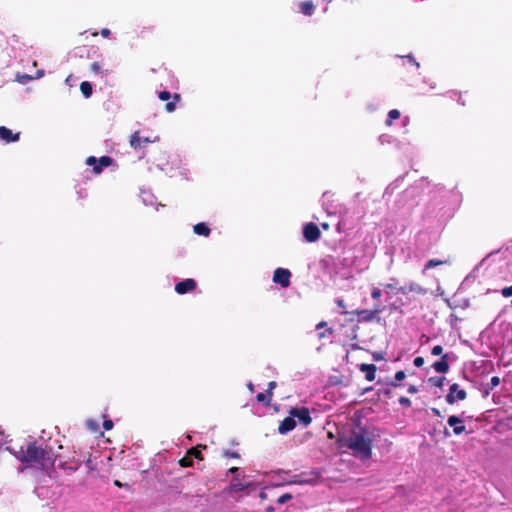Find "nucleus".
Listing matches in <instances>:
<instances>
[{
    "label": "nucleus",
    "mask_w": 512,
    "mask_h": 512,
    "mask_svg": "<svg viewBox=\"0 0 512 512\" xmlns=\"http://www.w3.org/2000/svg\"><path fill=\"white\" fill-rule=\"evenodd\" d=\"M413 363H414V365H415L416 367H422V366H423V364H424V358H423V357H421V356H418V357H416V358L414 359Z\"/></svg>",
    "instance_id": "44"
},
{
    "label": "nucleus",
    "mask_w": 512,
    "mask_h": 512,
    "mask_svg": "<svg viewBox=\"0 0 512 512\" xmlns=\"http://www.w3.org/2000/svg\"><path fill=\"white\" fill-rule=\"evenodd\" d=\"M206 447L207 446L204 444H198L195 447H191L190 449H188L187 454H189L192 457V459L196 458L197 460L202 461L204 458L201 451L203 449H206Z\"/></svg>",
    "instance_id": "20"
},
{
    "label": "nucleus",
    "mask_w": 512,
    "mask_h": 512,
    "mask_svg": "<svg viewBox=\"0 0 512 512\" xmlns=\"http://www.w3.org/2000/svg\"><path fill=\"white\" fill-rule=\"evenodd\" d=\"M400 115H401V114H400V111H399V110H397V109H392V110H390V111H389V113H388V116H387L386 122H385V123H386V125H387V126H391V125H392V122H393L394 120H397V119H399V118H400Z\"/></svg>",
    "instance_id": "24"
},
{
    "label": "nucleus",
    "mask_w": 512,
    "mask_h": 512,
    "mask_svg": "<svg viewBox=\"0 0 512 512\" xmlns=\"http://www.w3.org/2000/svg\"><path fill=\"white\" fill-rule=\"evenodd\" d=\"M298 8L299 12H301L305 16H311L314 14L315 11V5L311 0L300 2Z\"/></svg>",
    "instance_id": "19"
},
{
    "label": "nucleus",
    "mask_w": 512,
    "mask_h": 512,
    "mask_svg": "<svg viewBox=\"0 0 512 512\" xmlns=\"http://www.w3.org/2000/svg\"><path fill=\"white\" fill-rule=\"evenodd\" d=\"M291 272L285 268H277L273 274V281L283 288H287L290 285Z\"/></svg>",
    "instance_id": "10"
},
{
    "label": "nucleus",
    "mask_w": 512,
    "mask_h": 512,
    "mask_svg": "<svg viewBox=\"0 0 512 512\" xmlns=\"http://www.w3.org/2000/svg\"><path fill=\"white\" fill-rule=\"evenodd\" d=\"M303 236L307 242L312 243L320 239L321 232L315 223L309 222L303 227Z\"/></svg>",
    "instance_id": "9"
},
{
    "label": "nucleus",
    "mask_w": 512,
    "mask_h": 512,
    "mask_svg": "<svg viewBox=\"0 0 512 512\" xmlns=\"http://www.w3.org/2000/svg\"><path fill=\"white\" fill-rule=\"evenodd\" d=\"M448 262H449L448 260L430 259L425 264L424 271L428 270V269H431V268H434V267H437V266H440V265L447 264Z\"/></svg>",
    "instance_id": "25"
},
{
    "label": "nucleus",
    "mask_w": 512,
    "mask_h": 512,
    "mask_svg": "<svg viewBox=\"0 0 512 512\" xmlns=\"http://www.w3.org/2000/svg\"><path fill=\"white\" fill-rule=\"evenodd\" d=\"M511 306H512V299H511Z\"/></svg>",
    "instance_id": "60"
},
{
    "label": "nucleus",
    "mask_w": 512,
    "mask_h": 512,
    "mask_svg": "<svg viewBox=\"0 0 512 512\" xmlns=\"http://www.w3.org/2000/svg\"><path fill=\"white\" fill-rule=\"evenodd\" d=\"M80 90L85 98H89L92 95V85L88 81H83L80 84Z\"/></svg>",
    "instance_id": "23"
},
{
    "label": "nucleus",
    "mask_w": 512,
    "mask_h": 512,
    "mask_svg": "<svg viewBox=\"0 0 512 512\" xmlns=\"http://www.w3.org/2000/svg\"><path fill=\"white\" fill-rule=\"evenodd\" d=\"M417 392H418V388L416 386H414V385L409 386L408 393L415 394Z\"/></svg>",
    "instance_id": "46"
},
{
    "label": "nucleus",
    "mask_w": 512,
    "mask_h": 512,
    "mask_svg": "<svg viewBox=\"0 0 512 512\" xmlns=\"http://www.w3.org/2000/svg\"><path fill=\"white\" fill-rule=\"evenodd\" d=\"M296 427V421L294 417L291 415L289 417L284 418L280 425L278 426V432L280 434H287L288 432L292 431Z\"/></svg>",
    "instance_id": "15"
},
{
    "label": "nucleus",
    "mask_w": 512,
    "mask_h": 512,
    "mask_svg": "<svg viewBox=\"0 0 512 512\" xmlns=\"http://www.w3.org/2000/svg\"><path fill=\"white\" fill-rule=\"evenodd\" d=\"M224 456L238 459L240 457L238 452L226 450Z\"/></svg>",
    "instance_id": "42"
},
{
    "label": "nucleus",
    "mask_w": 512,
    "mask_h": 512,
    "mask_svg": "<svg viewBox=\"0 0 512 512\" xmlns=\"http://www.w3.org/2000/svg\"><path fill=\"white\" fill-rule=\"evenodd\" d=\"M237 472H238V468L237 467H231L229 469V473H231V474H236Z\"/></svg>",
    "instance_id": "52"
},
{
    "label": "nucleus",
    "mask_w": 512,
    "mask_h": 512,
    "mask_svg": "<svg viewBox=\"0 0 512 512\" xmlns=\"http://www.w3.org/2000/svg\"><path fill=\"white\" fill-rule=\"evenodd\" d=\"M467 393L464 389H460L457 383L450 386L449 392L446 395V402L448 404H454L456 401L465 400Z\"/></svg>",
    "instance_id": "8"
},
{
    "label": "nucleus",
    "mask_w": 512,
    "mask_h": 512,
    "mask_svg": "<svg viewBox=\"0 0 512 512\" xmlns=\"http://www.w3.org/2000/svg\"><path fill=\"white\" fill-rule=\"evenodd\" d=\"M151 142L152 140H150L148 137L142 138L139 131H135L130 137V145L134 149H139L143 146V144H148Z\"/></svg>",
    "instance_id": "16"
},
{
    "label": "nucleus",
    "mask_w": 512,
    "mask_h": 512,
    "mask_svg": "<svg viewBox=\"0 0 512 512\" xmlns=\"http://www.w3.org/2000/svg\"><path fill=\"white\" fill-rule=\"evenodd\" d=\"M322 227H323L324 229H328V227H329V226H328V224H327V223H322Z\"/></svg>",
    "instance_id": "57"
},
{
    "label": "nucleus",
    "mask_w": 512,
    "mask_h": 512,
    "mask_svg": "<svg viewBox=\"0 0 512 512\" xmlns=\"http://www.w3.org/2000/svg\"><path fill=\"white\" fill-rule=\"evenodd\" d=\"M42 75H43V72H42V71H39V72H38V75H37V78H38V77H40V76H42Z\"/></svg>",
    "instance_id": "59"
},
{
    "label": "nucleus",
    "mask_w": 512,
    "mask_h": 512,
    "mask_svg": "<svg viewBox=\"0 0 512 512\" xmlns=\"http://www.w3.org/2000/svg\"><path fill=\"white\" fill-rule=\"evenodd\" d=\"M320 478V473L316 470H311L310 472H302L298 475H295L293 480L290 482L292 484H313Z\"/></svg>",
    "instance_id": "5"
},
{
    "label": "nucleus",
    "mask_w": 512,
    "mask_h": 512,
    "mask_svg": "<svg viewBox=\"0 0 512 512\" xmlns=\"http://www.w3.org/2000/svg\"><path fill=\"white\" fill-rule=\"evenodd\" d=\"M266 512H274V507L273 506H268L266 508Z\"/></svg>",
    "instance_id": "55"
},
{
    "label": "nucleus",
    "mask_w": 512,
    "mask_h": 512,
    "mask_svg": "<svg viewBox=\"0 0 512 512\" xmlns=\"http://www.w3.org/2000/svg\"><path fill=\"white\" fill-rule=\"evenodd\" d=\"M385 287L388 288V289H392V285L391 284H386Z\"/></svg>",
    "instance_id": "58"
},
{
    "label": "nucleus",
    "mask_w": 512,
    "mask_h": 512,
    "mask_svg": "<svg viewBox=\"0 0 512 512\" xmlns=\"http://www.w3.org/2000/svg\"><path fill=\"white\" fill-rule=\"evenodd\" d=\"M292 498H293L292 494L284 493L278 497L277 503L282 505V504H285L286 502H288L289 500H291Z\"/></svg>",
    "instance_id": "32"
},
{
    "label": "nucleus",
    "mask_w": 512,
    "mask_h": 512,
    "mask_svg": "<svg viewBox=\"0 0 512 512\" xmlns=\"http://www.w3.org/2000/svg\"><path fill=\"white\" fill-rule=\"evenodd\" d=\"M405 377H406V374H405V372H404L403 370H399V371H397V372L395 373V380H394V381H392V382L390 383V385H391V386H393V387H398V386H400L399 382H400V381H402V380H404V379H405Z\"/></svg>",
    "instance_id": "27"
},
{
    "label": "nucleus",
    "mask_w": 512,
    "mask_h": 512,
    "mask_svg": "<svg viewBox=\"0 0 512 512\" xmlns=\"http://www.w3.org/2000/svg\"><path fill=\"white\" fill-rule=\"evenodd\" d=\"M86 463H87V466H88L89 470H93L94 469V467L92 465L91 459H88Z\"/></svg>",
    "instance_id": "51"
},
{
    "label": "nucleus",
    "mask_w": 512,
    "mask_h": 512,
    "mask_svg": "<svg viewBox=\"0 0 512 512\" xmlns=\"http://www.w3.org/2000/svg\"><path fill=\"white\" fill-rule=\"evenodd\" d=\"M340 447H346L352 451L353 456L367 460L372 455L373 440L368 431L363 427L354 429L349 437L339 440Z\"/></svg>",
    "instance_id": "2"
},
{
    "label": "nucleus",
    "mask_w": 512,
    "mask_h": 512,
    "mask_svg": "<svg viewBox=\"0 0 512 512\" xmlns=\"http://www.w3.org/2000/svg\"><path fill=\"white\" fill-rule=\"evenodd\" d=\"M373 358H374V360H376V361H379V360H382V359H383V357H382L380 354H378V353L374 354V355H373Z\"/></svg>",
    "instance_id": "49"
},
{
    "label": "nucleus",
    "mask_w": 512,
    "mask_h": 512,
    "mask_svg": "<svg viewBox=\"0 0 512 512\" xmlns=\"http://www.w3.org/2000/svg\"><path fill=\"white\" fill-rule=\"evenodd\" d=\"M100 33L103 37H108L110 35V30L108 28H103Z\"/></svg>",
    "instance_id": "47"
},
{
    "label": "nucleus",
    "mask_w": 512,
    "mask_h": 512,
    "mask_svg": "<svg viewBox=\"0 0 512 512\" xmlns=\"http://www.w3.org/2000/svg\"><path fill=\"white\" fill-rule=\"evenodd\" d=\"M90 68L96 74H98L100 72V65L97 62L92 63Z\"/></svg>",
    "instance_id": "45"
},
{
    "label": "nucleus",
    "mask_w": 512,
    "mask_h": 512,
    "mask_svg": "<svg viewBox=\"0 0 512 512\" xmlns=\"http://www.w3.org/2000/svg\"><path fill=\"white\" fill-rule=\"evenodd\" d=\"M20 138V133H13L9 128L0 126V140L5 143L17 142Z\"/></svg>",
    "instance_id": "14"
},
{
    "label": "nucleus",
    "mask_w": 512,
    "mask_h": 512,
    "mask_svg": "<svg viewBox=\"0 0 512 512\" xmlns=\"http://www.w3.org/2000/svg\"><path fill=\"white\" fill-rule=\"evenodd\" d=\"M113 163V159L110 156H102L99 160L94 156H89L86 159V164L93 167V172L95 174H100L102 172L103 167H108Z\"/></svg>",
    "instance_id": "4"
},
{
    "label": "nucleus",
    "mask_w": 512,
    "mask_h": 512,
    "mask_svg": "<svg viewBox=\"0 0 512 512\" xmlns=\"http://www.w3.org/2000/svg\"><path fill=\"white\" fill-rule=\"evenodd\" d=\"M193 231L195 234L205 237L209 236L210 234V228L203 222L194 225Z\"/></svg>",
    "instance_id": "22"
},
{
    "label": "nucleus",
    "mask_w": 512,
    "mask_h": 512,
    "mask_svg": "<svg viewBox=\"0 0 512 512\" xmlns=\"http://www.w3.org/2000/svg\"><path fill=\"white\" fill-rule=\"evenodd\" d=\"M247 386H248L249 390L253 391L254 386H253V384H252V383H249Z\"/></svg>",
    "instance_id": "56"
},
{
    "label": "nucleus",
    "mask_w": 512,
    "mask_h": 512,
    "mask_svg": "<svg viewBox=\"0 0 512 512\" xmlns=\"http://www.w3.org/2000/svg\"><path fill=\"white\" fill-rule=\"evenodd\" d=\"M272 397L273 396H270L269 394H267V391L265 393L260 392L256 395L257 401L264 403L266 406H270Z\"/></svg>",
    "instance_id": "26"
},
{
    "label": "nucleus",
    "mask_w": 512,
    "mask_h": 512,
    "mask_svg": "<svg viewBox=\"0 0 512 512\" xmlns=\"http://www.w3.org/2000/svg\"><path fill=\"white\" fill-rule=\"evenodd\" d=\"M82 462L74 457L67 460L59 461V468L62 470H68L70 472H76L81 467Z\"/></svg>",
    "instance_id": "13"
},
{
    "label": "nucleus",
    "mask_w": 512,
    "mask_h": 512,
    "mask_svg": "<svg viewBox=\"0 0 512 512\" xmlns=\"http://www.w3.org/2000/svg\"><path fill=\"white\" fill-rule=\"evenodd\" d=\"M409 291L410 292L416 291V292L422 293V294L425 293V290L417 284H411L409 287Z\"/></svg>",
    "instance_id": "36"
},
{
    "label": "nucleus",
    "mask_w": 512,
    "mask_h": 512,
    "mask_svg": "<svg viewBox=\"0 0 512 512\" xmlns=\"http://www.w3.org/2000/svg\"><path fill=\"white\" fill-rule=\"evenodd\" d=\"M432 412L434 413V415H436L438 417L441 416V413H440V411L437 408H432Z\"/></svg>",
    "instance_id": "50"
},
{
    "label": "nucleus",
    "mask_w": 512,
    "mask_h": 512,
    "mask_svg": "<svg viewBox=\"0 0 512 512\" xmlns=\"http://www.w3.org/2000/svg\"><path fill=\"white\" fill-rule=\"evenodd\" d=\"M326 326H327V322H325V321H321V322H319V323L316 325V329H318V330H319V329H322V328H324V327H326Z\"/></svg>",
    "instance_id": "48"
},
{
    "label": "nucleus",
    "mask_w": 512,
    "mask_h": 512,
    "mask_svg": "<svg viewBox=\"0 0 512 512\" xmlns=\"http://www.w3.org/2000/svg\"><path fill=\"white\" fill-rule=\"evenodd\" d=\"M196 286H197V283L194 279L187 278V279H184V280L178 282L175 285V291L178 294H185V293L193 291L196 288Z\"/></svg>",
    "instance_id": "11"
},
{
    "label": "nucleus",
    "mask_w": 512,
    "mask_h": 512,
    "mask_svg": "<svg viewBox=\"0 0 512 512\" xmlns=\"http://www.w3.org/2000/svg\"><path fill=\"white\" fill-rule=\"evenodd\" d=\"M333 333L334 330L332 328H327L325 331L318 333V338L323 339L326 338L327 335H332Z\"/></svg>",
    "instance_id": "35"
},
{
    "label": "nucleus",
    "mask_w": 512,
    "mask_h": 512,
    "mask_svg": "<svg viewBox=\"0 0 512 512\" xmlns=\"http://www.w3.org/2000/svg\"><path fill=\"white\" fill-rule=\"evenodd\" d=\"M382 293L379 288H373L371 291V297L375 300H378L381 297Z\"/></svg>",
    "instance_id": "39"
},
{
    "label": "nucleus",
    "mask_w": 512,
    "mask_h": 512,
    "mask_svg": "<svg viewBox=\"0 0 512 512\" xmlns=\"http://www.w3.org/2000/svg\"><path fill=\"white\" fill-rule=\"evenodd\" d=\"M399 403L400 405L404 406V407H410L411 406V400L407 397H400L399 398Z\"/></svg>",
    "instance_id": "38"
},
{
    "label": "nucleus",
    "mask_w": 512,
    "mask_h": 512,
    "mask_svg": "<svg viewBox=\"0 0 512 512\" xmlns=\"http://www.w3.org/2000/svg\"><path fill=\"white\" fill-rule=\"evenodd\" d=\"M103 428L105 430H111L113 428V421L110 419H106L103 422Z\"/></svg>",
    "instance_id": "43"
},
{
    "label": "nucleus",
    "mask_w": 512,
    "mask_h": 512,
    "mask_svg": "<svg viewBox=\"0 0 512 512\" xmlns=\"http://www.w3.org/2000/svg\"><path fill=\"white\" fill-rule=\"evenodd\" d=\"M499 384H500V378L498 376H493L490 379V382L487 384V393L489 392V390H493Z\"/></svg>",
    "instance_id": "30"
},
{
    "label": "nucleus",
    "mask_w": 512,
    "mask_h": 512,
    "mask_svg": "<svg viewBox=\"0 0 512 512\" xmlns=\"http://www.w3.org/2000/svg\"><path fill=\"white\" fill-rule=\"evenodd\" d=\"M360 370L365 373L367 381H373L375 379L377 370L376 365L363 363L360 365Z\"/></svg>",
    "instance_id": "18"
},
{
    "label": "nucleus",
    "mask_w": 512,
    "mask_h": 512,
    "mask_svg": "<svg viewBox=\"0 0 512 512\" xmlns=\"http://www.w3.org/2000/svg\"><path fill=\"white\" fill-rule=\"evenodd\" d=\"M433 368L438 373H446L449 370L448 354L442 355L441 359L433 363Z\"/></svg>",
    "instance_id": "17"
},
{
    "label": "nucleus",
    "mask_w": 512,
    "mask_h": 512,
    "mask_svg": "<svg viewBox=\"0 0 512 512\" xmlns=\"http://www.w3.org/2000/svg\"><path fill=\"white\" fill-rule=\"evenodd\" d=\"M179 465L181 467H192L193 466V459L192 457L186 453V455L179 460Z\"/></svg>",
    "instance_id": "29"
},
{
    "label": "nucleus",
    "mask_w": 512,
    "mask_h": 512,
    "mask_svg": "<svg viewBox=\"0 0 512 512\" xmlns=\"http://www.w3.org/2000/svg\"><path fill=\"white\" fill-rule=\"evenodd\" d=\"M238 480V476H235L234 482L231 484V489L233 491H243L249 486V484L240 483Z\"/></svg>",
    "instance_id": "28"
},
{
    "label": "nucleus",
    "mask_w": 512,
    "mask_h": 512,
    "mask_svg": "<svg viewBox=\"0 0 512 512\" xmlns=\"http://www.w3.org/2000/svg\"><path fill=\"white\" fill-rule=\"evenodd\" d=\"M443 352V347L441 345H436L432 348L431 353L434 356L441 355Z\"/></svg>",
    "instance_id": "37"
},
{
    "label": "nucleus",
    "mask_w": 512,
    "mask_h": 512,
    "mask_svg": "<svg viewBox=\"0 0 512 512\" xmlns=\"http://www.w3.org/2000/svg\"><path fill=\"white\" fill-rule=\"evenodd\" d=\"M17 459L29 467H37L48 473L50 477L51 471H54V464L57 458L61 455H55L51 447L45 446L44 448L38 446L36 442H30L26 448L21 449L15 453Z\"/></svg>",
    "instance_id": "1"
},
{
    "label": "nucleus",
    "mask_w": 512,
    "mask_h": 512,
    "mask_svg": "<svg viewBox=\"0 0 512 512\" xmlns=\"http://www.w3.org/2000/svg\"><path fill=\"white\" fill-rule=\"evenodd\" d=\"M289 414L294 417V418H297L298 421L303 424L305 427H307L308 425L311 424L312 422V418H311V415H310V411L307 407H295V408H292L289 412Z\"/></svg>",
    "instance_id": "7"
},
{
    "label": "nucleus",
    "mask_w": 512,
    "mask_h": 512,
    "mask_svg": "<svg viewBox=\"0 0 512 512\" xmlns=\"http://www.w3.org/2000/svg\"><path fill=\"white\" fill-rule=\"evenodd\" d=\"M114 485L117 486V487H122L123 486V484L119 480H115L114 481Z\"/></svg>",
    "instance_id": "53"
},
{
    "label": "nucleus",
    "mask_w": 512,
    "mask_h": 512,
    "mask_svg": "<svg viewBox=\"0 0 512 512\" xmlns=\"http://www.w3.org/2000/svg\"><path fill=\"white\" fill-rule=\"evenodd\" d=\"M501 294H502L504 297H510V296H512V285H511V286H508V287H504V288L501 290Z\"/></svg>",
    "instance_id": "40"
},
{
    "label": "nucleus",
    "mask_w": 512,
    "mask_h": 512,
    "mask_svg": "<svg viewBox=\"0 0 512 512\" xmlns=\"http://www.w3.org/2000/svg\"><path fill=\"white\" fill-rule=\"evenodd\" d=\"M429 381L436 387L441 388L444 384L445 377H431Z\"/></svg>",
    "instance_id": "31"
},
{
    "label": "nucleus",
    "mask_w": 512,
    "mask_h": 512,
    "mask_svg": "<svg viewBox=\"0 0 512 512\" xmlns=\"http://www.w3.org/2000/svg\"><path fill=\"white\" fill-rule=\"evenodd\" d=\"M446 95L450 99L456 100L459 105H461V106H465L466 105V101L463 98V93L462 92L456 91V90H451V91H448Z\"/></svg>",
    "instance_id": "21"
},
{
    "label": "nucleus",
    "mask_w": 512,
    "mask_h": 512,
    "mask_svg": "<svg viewBox=\"0 0 512 512\" xmlns=\"http://www.w3.org/2000/svg\"><path fill=\"white\" fill-rule=\"evenodd\" d=\"M158 97L161 101H167V103L165 105V110L169 113L175 111L176 103L181 100L180 94L175 93V94L171 95L170 92H168V91L159 92Z\"/></svg>",
    "instance_id": "6"
},
{
    "label": "nucleus",
    "mask_w": 512,
    "mask_h": 512,
    "mask_svg": "<svg viewBox=\"0 0 512 512\" xmlns=\"http://www.w3.org/2000/svg\"><path fill=\"white\" fill-rule=\"evenodd\" d=\"M384 310V307H382L380 304H375L371 310L368 309H357L352 312L351 314H355L358 316V322H373V321H380L379 314L382 313Z\"/></svg>",
    "instance_id": "3"
},
{
    "label": "nucleus",
    "mask_w": 512,
    "mask_h": 512,
    "mask_svg": "<svg viewBox=\"0 0 512 512\" xmlns=\"http://www.w3.org/2000/svg\"><path fill=\"white\" fill-rule=\"evenodd\" d=\"M447 423L449 426L453 427V432L456 435H460L466 430L463 419L456 415L449 416Z\"/></svg>",
    "instance_id": "12"
},
{
    "label": "nucleus",
    "mask_w": 512,
    "mask_h": 512,
    "mask_svg": "<svg viewBox=\"0 0 512 512\" xmlns=\"http://www.w3.org/2000/svg\"><path fill=\"white\" fill-rule=\"evenodd\" d=\"M32 79H33V77L30 75H27V74L17 76V81L21 84H26L27 82L31 81Z\"/></svg>",
    "instance_id": "33"
},
{
    "label": "nucleus",
    "mask_w": 512,
    "mask_h": 512,
    "mask_svg": "<svg viewBox=\"0 0 512 512\" xmlns=\"http://www.w3.org/2000/svg\"><path fill=\"white\" fill-rule=\"evenodd\" d=\"M335 302H336V305H337L338 307H340V308H342V309H343V310H342V312H341V314H343V315L348 314V311L346 310V304H345V302H344V300H343V299H340V298H339V299H337Z\"/></svg>",
    "instance_id": "34"
},
{
    "label": "nucleus",
    "mask_w": 512,
    "mask_h": 512,
    "mask_svg": "<svg viewBox=\"0 0 512 512\" xmlns=\"http://www.w3.org/2000/svg\"><path fill=\"white\" fill-rule=\"evenodd\" d=\"M260 498L261 499H266L267 495L264 491H261L260 494H259Z\"/></svg>",
    "instance_id": "54"
},
{
    "label": "nucleus",
    "mask_w": 512,
    "mask_h": 512,
    "mask_svg": "<svg viewBox=\"0 0 512 512\" xmlns=\"http://www.w3.org/2000/svg\"><path fill=\"white\" fill-rule=\"evenodd\" d=\"M277 386V383L275 381H270L268 383V388H267V394H269L270 396H273V389Z\"/></svg>",
    "instance_id": "41"
}]
</instances>
